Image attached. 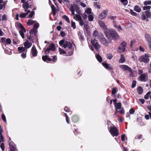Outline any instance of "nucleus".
I'll use <instances>...</instances> for the list:
<instances>
[{"mask_svg": "<svg viewBox=\"0 0 151 151\" xmlns=\"http://www.w3.org/2000/svg\"><path fill=\"white\" fill-rule=\"evenodd\" d=\"M122 4L125 6L127 5L128 4L127 0H120Z\"/></svg>", "mask_w": 151, "mask_h": 151, "instance_id": "obj_43", "label": "nucleus"}, {"mask_svg": "<svg viewBox=\"0 0 151 151\" xmlns=\"http://www.w3.org/2000/svg\"><path fill=\"white\" fill-rule=\"evenodd\" d=\"M30 14L29 15V17L32 18L35 12L34 11H32L29 12Z\"/></svg>", "mask_w": 151, "mask_h": 151, "instance_id": "obj_45", "label": "nucleus"}, {"mask_svg": "<svg viewBox=\"0 0 151 151\" xmlns=\"http://www.w3.org/2000/svg\"><path fill=\"white\" fill-rule=\"evenodd\" d=\"M136 81H133L132 82L131 87L132 88H134L136 86Z\"/></svg>", "mask_w": 151, "mask_h": 151, "instance_id": "obj_49", "label": "nucleus"}, {"mask_svg": "<svg viewBox=\"0 0 151 151\" xmlns=\"http://www.w3.org/2000/svg\"><path fill=\"white\" fill-rule=\"evenodd\" d=\"M13 144H14V142L12 141H11L9 142V150H10V147L11 146H12L13 147H14V146H13Z\"/></svg>", "mask_w": 151, "mask_h": 151, "instance_id": "obj_54", "label": "nucleus"}, {"mask_svg": "<svg viewBox=\"0 0 151 151\" xmlns=\"http://www.w3.org/2000/svg\"><path fill=\"white\" fill-rule=\"evenodd\" d=\"M71 26L73 29H75L76 28V25L75 23L73 22V21H71Z\"/></svg>", "mask_w": 151, "mask_h": 151, "instance_id": "obj_44", "label": "nucleus"}, {"mask_svg": "<svg viewBox=\"0 0 151 151\" xmlns=\"http://www.w3.org/2000/svg\"><path fill=\"white\" fill-rule=\"evenodd\" d=\"M42 59L44 61H46L48 60L49 61H51L52 60L51 59L49 58V56L47 55L43 56H42Z\"/></svg>", "mask_w": 151, "mask_h": 151, "instance_id": "obj_17", "label": "nucleus"}, {"mask_svg": "<svg viewBox=\"0 0 151 151\" xmlns=\"http://www.w3.org/2000/svg\"><path fill=\"white\" fill-rule=\"evenodd\" d=\"M1 41L3 44H5L6 43L7 44H9L11 43V40L9 38L6 40L5 38L4 37H2L1 38Z\"/></svg>", "mask_w": 151, "mask_h": 151, "instance_id": "obj_12", "label": "nucleus"}, {"mask_svg": "<svg viewBox=\"0 0 151 151\" xmlns=\"http://www.w3.org/2000/svg\"><path fill=\"white\" fill-rule=\"evenodd\" d=\"M115 109H121L122 104L121 103H118L115 106Z\"/></svg>", "mask_w": 151, "mask_h": 151, "instance_id": "obj_27", "label": "nucleus"}, {"mask_svg": "<svg viewBox=\"0 0 151 151\" xmlns=\"http://www.w3.org/2000/svg\"><path fill=\"white\" fill-rule=\"evenodd\" d=\"M109 132L113 137L117 136L119 135V131L115 127H111L108 128Z\"/></svg>", "mask_w": 151, "mask_h": 151, "instance_id": "obj_4", "label": "nucleus"}, {"mask_svg": "<svg viewBox=\"0 0 151 151\" xmlns=\"http://www.w3.org/2000/svg\"><path fill=\"white\" fill-rule=\"evenodd\" d=\"M10 151H18V149L16 147L11 146L10 147Z\"/></svg>", "mask_w": 151, "mask_h": 151, "instance_id": "obj_42", "label": "nucleus"}, {"mask_svg": "<svg viewBox=\"0 0 151 151\" xmlns=\"http://www.w3.org/2000/svg\"><path fill=\"white\" fill-rule=\"evenodd\" d=\"M146 16L147 18H150L151 16V14L149 10H147L145 12Z\"/></svg>", "mask_w": 151, "mask_h": 151, "instance_id": "obj_32", "label": "nucleus"}, {"mask_svg": "<svg viewBox=\"0 0 151 151\" xmlns=\"http://www.w3.org/2000/svg\"><path fill=\"white\" fill-rule=\"evenodd\" d=\"M147 77V73H145L141 75L138 78L140 79V81L142 82H145L146 81L145 80V78Z\"/></svg>", "mask_w": 151, "mask_h": 151, "instance_id": "obj_10", "label": "nucleus"}, {"mask_svg": "<svg viewBox=\"0 0 151 151\" xmlns=\"http://www.w3.org/2000/svg\"><path fill=\"white\" fill-rule=\"evenodd\" d=\"M99 23L100 25V26L102 29L104 30V32L106 30H107L108 29H107V27L105 24V23L101 21H99Z\"/></svg>", "mask_w": 151, "mask_h": 151, "instance_id": "obj_11", "label": "nucleus"}, {"mask_svg": "<svg viewBox=\"0 0 151 151\" xmlns=\"http://www.w3.org/2000/svg\"><path fill=\"white\" fill-rule=\"evenodd\" d=\"M80 14H76V16L74 17V19L77 20V19L79 21H81L82 19L80 15Z\"/></svg>", "mask_w": 151, "mask_h": 151, "instance_id": "obj_28", "label": "nucleus"}, {"mask_svg": "<svg viewBox=\"0 0 151 151\" xmlns=\"http://www.w3.org/2000/svg\"><path fill=\"white\" fill-rule=\"evenodd\" d=\"M37 32V30L35 29L34 28L32 29L29 32V33L35 36H36V33Z\"/></svg>", "mask_w": 151, "mask_h": 151, "instance_id": "obj_20", "label": "nucleus"}, {"mask_svg": "<svg viewBox=\"0 0 151 151\" xmlns=\"http://www.w3.org/2000/svg\"><path fill=\"white\" fill-rule=\"evenodd\" d=\"M99 39L101 42L103 44L106 46H107L109 44V42L105 38L103 34H101L100 35Z\"/></svg>", "mask_w": 151, "mask_h": 151, "instance_id": "obj_6", "label": "nucleus"}, {"mask_svg": "<svg viewBox=\"0 0 151 151\" xmlns=\"http://www.w3.org/2000/svg\"><path fill=\"white\" fill-rule=\"evenodd\" d=\"M75 8L74 6H72L70 8V10L71 12L75 11Z\"/></svg>", "mask_w": 151, "mask_h": 151, "instance_id": "obj_64", "label": "nucleus"}, {"mask_svg": "<svg viewBox=\"0 0 151 151\" xmlns=\"http://www.w3.org/2000/svg\"><path fill=\"white\" fill-rule=\"evenodd\" d=\"M144 4L145 5L151 4V1H145L144 2Z\"/></svg>", "mask_w": 151, "mask_h": 151, "instance_id": "obj_46", "label": "nucleus"}, {"mask_svg": "<svg viewBox=\"0 0 151 151\" xmlns=\"http://www.w3.org/2000/svg\"><path fill=\"white\" fill-rule=\"evenodd\" d=\"M71 119L72 121L74 123L77 122L78 121L79 119V118L78 116L76 115H73Z\"/></svg>", "mask_w": 151, "mask_h": 151, "instance_id": "obj_14", "label": "nucleus"}, {"mask_svg": "<svg viewBox=\"0 0 151 151\" xmlns=\"http://www.w3.org/2000/svg\"><path fill=\"white\" fill-rule=\"evenodd\" d=\"M142 135L141 134H140L138 135L137 136L135 137V138L137 139H140L142 138Z\"/></svg>", "mask_w": 151, "mask_h": 151, "instance_id": "obj_57", "label": "nucleus"}, {"mask_svg": "<svg viewBox=\"0 0 151 151\" xmlns=\"http://www.w3.org/2000/svg\"><path fill=\"white\" fill-rule=\"evenodd\" d=\"M96 57L98 61L101 63L102 61V59L101 56L99 54L96 53L95 54Z\"/></svg>", "mask_w": 151, "mask_h": 151, "instance_id": "obj_19", "label": "nucleus"}, {"mask_svg": "<svg viewBox=\"0 0 151 151\" xmlns=\"http://www.w3.org/2000/svg\"><path fill=\"white\" fill-rule=\"evenodd\" d=\"M3 142H1L0 143H1V145H0V147L2 151H4V144L3 143Z\"/></svg>", "mask_w": 151, "mask_h": 151, "instance_id": "obj_47", "label": "nucleus"}, {"mask_svg": "<svg viewBox=\"0 0 151 151\" xmlns=\"http://www.w3.org/2000/svg\"><path fill=\"white\" fill-rule=\"evenodd\" d=\"M64 110L65 111L67 112H69L71 111L70 110L67 106L65 107Z\"/></svg>", "mask_w": 151, "mask_h": 151, "instance_id": "obj_55", "label": "nucleus"}, {"mask_svg": "<svg viewBox=\"0 0 151 151\" xmlns=\"http://www.w3.org/2000/svg\"><path fill=\"white\" fill-rule=\"evenodd\" d=\"M107 14L105 10L103 11L99 15V17L101 19L105 18L107 16Z\"/></svg>", "mask_w": 151, "mask_h": 151, "instance_id": "obj_13", "label": "nucleus"}, {"mask_svg": "<svg viewBox=\"0 0 151 151\" xmlns=\"http://www.w3.org/2000/svg\"><path fill=\"white\" fill-rule=\"evenodd\" d=\"M91 42L95 48L98 50L100 47V46L97 41L95 39H91Z\"/></svg>", "mask_w": 151, "mask_h": 151, "instance_id": "obj_5", "label": "nucleus"}, {"mask_svg": "<svg viewBox=\"0 0 151 151\" xmlns=\"http://www.w3.org/2000/svg\"><path fill=\"white\" fill-rule=\"evenodd\" d=\"M118 48V49L121 50L122 52H124L126 50L125 47H119Z\"/></svg>", "mask_w": 151, "mask_h": 151, "instance_id": "obj_58", "label": "nucleus"}, {"mask_svg": "<svg viewBox=\"0 0 151 151\" xmlns=\"http://www.w3.org/2000/svg\"><path fill=\"white\" fill-rule=\"evenodd\" d=\"M106 36L109 38L116 39L119 37V35L116 32L112 29H108L104 32Z\"/></svg>", "mask_w": 151, "mask_h": 151, "instance_id": "obj_2", "label": "nucleus"}, {"mask_svg": "<svg viewBox=\"0 0 151 151\" xmlns=\"http://www.w3.org/2000/svg\"><path fill=\"white\" fill-rule=\"evenodd\" d=\"M84 27L85 29L87 31L89 29V27L88 26L87 24H85L84 25Z\"/></svg>", "mask_w": 151, "mask_h": 151, "instance_id": "obj_62", "label": "nucleus"}, {"mask_svg": "<svg viewBox=\"0 0 151 151\" xmlns=\"http://www.w3.org/2000/svg\"><path fill=\"white\" fill-rule=\"evenodd\" d=\"M151 8L150 6H145L143 7V9L144 10H145L147 9H150Z\"/></svg>", "mask_w": 151, "mask_h": 151, "instance_id": "obj_50", "label": "nucleus"}, {"mask_svg": "<svg viewBox=\"0 0 151 151\" xmlns=\"http://www.w3.org/2000/svg\"><path fill=\"white\" fill-rule=\"evenodd\" d=\"M127 43L125 41L122 42L120 44V45L122 47H125L127 46Z\"/></svg>", "mask_w": 151, "mask_h": 151, "instance_id": "obj_51", "label": "nucleus"}, {"mask_svg": "<svg viewBox=\"0 0 151 151\" xmlns=\"http://www.w3.org/2000/svg\"><path fill=\"white\" fill-rule=\"evenodd\" d=\"M130 11L131 14L132 15L134 16H136L137 15V14L136 12H134L132 9H130Z\"/></svg>", "mask_w": 151, "mask_h": 151, "instance_id": "obj_52", "label": "nucleus"}, {"mask_svg": "<svg viewBox=\"0 0 151 151\" xmlns=\"http://www.w3.org/2000/svg\"><path fill=\"white\" fill-rule=\"evenodd\" d=\"M58 49L60 52V55L63 54H65L66 53V52L64 50L62 49L61 48L59 47Z\"/></svg>", "mask_w": 151, "mask_h": 151, "instance_id": "obj_35", "label": "nucleus"}, {"mask_svg": "<svg viewBox=\"0 0 151 151\" xmlns=\"http://www.w3.org/2000/svg\"><path fill=\"white\" fill-rule=\"evenodd\" d=\"M57 60V57L56 55L53 56L52 61L54 62H55Z\"/></svg>", "mask_w": 151, "mask_h": 151, "instance_id": "obj_61", "label": "nucleus"}, {"mask_svg": "<svg viewBox=\"0 0 151 151\" xmlns=\"http://www.w3.org/2000/svg\"><path fill=\"white\" fill-rule=\"evenodd\" d=\"M113 57L111 53H109L107 55V58L109 60L111 59Z\"/></svg>", "mask_w": 151, "mask_h": 151, "instance_id": "obj_48", "label": "nucleus"}, {"mask_svg": "<svg viewBox=\"0 0 151 151\" xmlns=\"http://www.w3.org/2000/svg\"><path fill=\"white\" fill-rule=\"evenodd\" d=\"M26 50V48L25 47H18V50L20 53L24 52Z\"/></svg>", "mask_w": 151, "mask_h": 151, "instance_id": "obj_25", "label": "nucleus"}, {"mask_svg": "<svg viewBox=\"0 0 151 151\" xmlns=\"http://www.w3.org/2000/svg\"><path fill=\"white\" fill-rule=\"evenodd\" d=\"M145 37L149 47L151 46V37L148 34H145Z\"/></svg>", "mask_w": 151, "mask_h": 151, "instance_id": "obj_9", "label": "nucleus"}, {"mask_svg": "<svg viewBox=\"0 0 151 151\" xmlns=\"http://www.w3.org/2000/svg\"><path fill=\"white\" fill-rule=\"evenodd\" d=\"M139 60L141 62L144 63H148L150 61V59L148 58H145L144 55L141 56L139 59Z\"/></svg>", "mask_w": 151, "mask_h": 151, "instance_id": "obj_8", "label": "nucleus"}, {"mask_svg": "<svg viewBox=\"0 0 151 151\" xmlns=\"http://www.w3.org/2000/svg\"><path fill=\"white\" fill-rule=\"evenodd\" d=\"M135 111L133 108H131L129 110V113L130 114H134Z\"/></svg>", "mask_w": 151, "mask_h": 151, "instance_id": "obj_53", "label": "nucleus"}, {"mask_svg": "<svg viewBox=\"0 0 151 151\" xmlns=\"http://www.w3.org/2000/svg\"><path fill=\"white\" fill-rule=\"evenodd\" d=\"M62 17L63 19H65L68 23H70V20L68 17L66 15H64Z\"/></svg>", "mask_w": 151, "mask_h": 151, "instance_id": "obj_34", "label": "nucleus"}, {"mask_svg": "<svg viewBox=\"0 0 151 151\" xmlns=\"http://www.w3.org/2000/svg\"><path fill=\"white\" fill-rule=\"evenodd\" d=\"M91 9L90 8H88L85 11V12L89 15L91 14Z\"/></svg>", "mask_w": 151, "mask_h": 151, "instance_id": "obj_40", "label": "nucleus"}, {"mask_svg": "<svg viewBox=\"0 0 151 151\" xmlns=\"http://www.w3.org/2000/svg\"><path fill=\"white\" fill-rule=\"evenodd\" d=\"M39 23H36L34 24L33 28H34L35 29L37 30L38 28L39 27Z\"/></svg>", "mask_w": 151, "mask_h": 151, "instance_id": "obj_41", "label": "nucleus"}, {"mask_svg": "<svg viewBox=\"0 0 151 151\" xmlns=\"http://www.w3.org/2000/svg\"><path fill=\"white\" fill-rule=\"evenodd\" d=\"M100 35L98 34V32L96 30L94 31L93 33V36L94 37H96V36H98L99 38Z\"/></svg>", "mask_w": 151, "mask_h": 151, "instance_id": "obj_33", "label": "nucleus"}, {"mask_svg": "<svg viewBox=\"0 0 151 151\" xmlns=\"http://www.w3.org/2000/svg\"><path fill=\"white\" fill-rule=\"evenodd\" d=\"M23 3L22 7L24 9H28L31 7L30 6H29V4L27 2H24Z\"/></svg>", "mask_w": 151, "mask_h": 151, "instance_id": "obj_26", "label": "nucleus"}, {"mask_svg": "<svg viewBox=\"0 0 151 151\" xmlns=\"http://www.w3.org/2000/svg\"><path fill=\"white\" fill-rule=\"evenodd\" d=\"M29 13V11H28L27 12L25 13L21 12L19 14V17L22 18H24L26 17L27 15Z\"/></svg>", "mask_w": 151, "mask_h": 151, "instance_id": "obj_21", "label": "nucleus"}, {"mask_svg": "<svg viewBox=\"0 0 151 151\" xmlns=\"http://www.w3.org/2000/svg\"><path fill=\"white\" fill-rule=\"evenodd\" d=\"M94 17L92 14H90L88 15V19L89 21H92L93 20Z\"/></svg>", "mask_w": 151, "mask_h": 151, "instance_id": "obj_38", "label": "nucleus"}, {"mask_svg": "<svg viewBox=\"0 0 151 151\" xmlns=\"http://www.w3.org/2000/svg\"><path fill=\"white\" fill-rule=\"evenodd\" d=\"M1 118L3 120V121L5 123H6V116L4 114H3L1 115Z\"/></svg>", "mask_w": 151, "mask_h": 151, "instance_id": "obj_39", "label": "nucleus"}, {"mask_svg": "<svg viewBox=\"0 0 151 151\" xmlns=\"http://www.w3.org/2000/svg\"><path fill=\"white\" fill-rule=\"evenodd\" d=\"M134 10L137 12H139L141 11V8L138 5H136L134 6Z\"/></svg>", "mask_w": 151, "mask_h": 151, "instance_id": "obj_29", "label": "nucleus"}, {"mask_svg": "<svg viewBox=\"0 0 151 151\" xmlns=\"http://www.w3.org/2000/svg\"><path fill=\"white\" fill-rule=\"evenodd\" d=\"M102 64L107 69L109 70L113 69V68L110 64H108L106 62H103L102 63Z\"/></svg>", "mask_w": 151, "mask_h": 151, "instance_id": "obj_15", "label": "nucleus"}, {"mask_svg": "<svg viewBox=\"0 0 151 151\" xmlns=\"http://www.w3.org/2000/svg\"><path fill=\"white\" fill-rule=\"evenodd\" d=\"M74 6L75 8V10L76 12L78 14H80L81 13V11L79 9V8L78 6L76 5H74Z\"/></svg>", "mask_w": 151, "mask_h": 151, "instance_id": "obj_30", "label": "nucleus"}, {"mask_svg": "<svg viewBox=\"0 0 151 151\" xmlns=\"http://www.w3.org/2000/svg\"><path fill=\"white\" fill-rule=\"evenodd\" d=\"M35 22L36 21L30 19L28 20L27 23V24L28 25L30 26L31 25L34 24Z\"/></svg>", "mask_w": 151, "mask_h": 151, "instance_id": "obj_31", "label": "nucleus"}, {"mask_svg": "<svg viewBox=\"0 0 151 151\" xmlns=\"http://www.w3.org/2000/svg\"><path fill=\"white\" fill-rule=\"evenodd\" d=\"M151 93V92L150 91H149L144 96V98L145 99H148L149 95Z\"/></svg>", "mask_w": 151, "mask_h": 151, "instance_id": "obj_36", "label": "nucleus"}, {"mask_svg": "<svg viewBox=\"0 0 151 151\" xmlns=\"http://www.w3.org/2000/svg\"><path fill=\"white\" fill-rule=\"evenodd\" d=\"M45 53L46 54H49L51 53V52H53L55 50L56 47L54 44L52 43L47 48H44Z\"/></svg>", "mask_w": 151, "mask_h": 151, "instance_id": "obj_3", "label": "nucleus"}, {"mask_svg": "<svg viewBox=\"0 0 151 151\" xmlns=\"http://www.w3.org/2000/svg\"><path fill=\"white\" fill-rule=\"evenodd\" d=\"M122 68L125 70H127L132 73V69L130 67L127 65H124Z\"/></svg>", "mask_w": 151, "mask_h": 151, "instance_id": "obj_18", "label": "nucleus"}, {"mask_svg": "<svg viewBox=\"0 0 151 151\" xmlns=\"http://www.w3.org/2000/svg\"><path fill=\"white\" fill-rule=\"evenodd\" d=\"M26 31L25 29L19 31L20 34L23 39L24 38V32H25Z\"/></svg>", "mask_w": 151, "mask_h": 151, "instance_id": "obj_23", "label": "nucleus"}, {"mask_svg": "<svg viewBox=\"0 0 151 151\" xmlns=\"http://www.w3.org/2000/svg\"><path fill=\"white\" fill-rule=\"evenodd\" d=\"M32 45V43L29 42L27 40L24 43V45L25 48H29L31 47Z\"/></svg>", "mask_w": 151, "mask_h": 151, "instance_id": "obj_16", "label": "nucleus"}, {"mask_svg": "<svg viewBox=\"0 0 151 151\" xmlns=\"http://www.w3.org/2000/svg\"><path fill=\"white\" fill-rule=\"evenodd\" d=\"M137 92L139 95L142 94L143 92V89L142 87L140 86H139L137 88Z\"/></svg>", "mask_w": 151, "mask_h": 151, "instance_id": "obj_24", "label": "nucleus"}, {"mask_svg": "<svg viewBox=\"0 0 151 151\" xmlns=\"http://www.w3.org/2000/svg\"><path fill=\"white\" fill-rule=\"evenodd\" d=\"M59 44L60 46L63 45L64 48L65 49L67 47H68L69 51L67 54V55L71 56L73 54L74 50L72 49V45L70 42L68 41L65 42V40L63 39L59 41Z\"/></svg>", "mask_w": 151, "mask_h": 151, "instance_id": "obj_1", "label": "nucleus"}, {"mask_svg": "<svg viewBox=\"0 0 151 151\" xmlns=\"http://www.w3.org/2000/svg\"><path fill=\"white\" fill-rule=\"evenodd\" d=\"M135 40H133L131 41L130 45L131 47H132L134 44L135 42Z\"/></svg>", "mask_w": 151, "mask_h": 151, "instance_id": "obj_63", "label": "nucleus"}, {"mask_svg": "<svg viewBox=\"0 0 151 151\" xmlns=\"http://www.w3.org/2000/svg\"><path fill=\"white\" fill-rule=\"evenodd\" d=\"M17 26L21 29V30L25 29V28L21 23H19L17 24Z\"/></svg>", "mask_w": 151, "mask_h": 151, "instance_id": "obj_37", "label": "nucleus"}, {"mask_svg": "<svg viewBox=\"0 0 151 151\" xmlns=\"http://www.w3.org/2000/svg\"><path fill=\"white\" fill-rule=\"evenodd\" d=\"M85 21H84V20H82V19L81 21H79L80 25L81 26H82L84 24V23L85 22Z\"/></svg>", "mask_w": 151, "mask_h": 151, "instance_id": "obj_60", "label": "nucleus"}, {"mask_svg": "<svg viewBox=\"0 0 151 151\" xmlns=\"http://www.w3.org/2000/svg\"><path fill=\"white\" fill-rule=\"evenodd\" d=\"M125 61V58L123 55H121L120 58L119 60V62L120 63H123Z\"/></svg>", "mask_w": 151, "mask_h": 151, "instance_id": "obj_22", "label": "nucleus"}, {"mask_svg": "<svg viewBox=\"0 0 151 151\" xmlns=\"http://www.w3.org/2000/svg\"><path fill=\"white\" fill-rule=\"evenodd\" d=\"M7 18V16L5 14H4L2 17L1 20L2 21H4L6 20V18Z\"/></svg>", "mask_w": 151, "mask_h": 151, "instance_id": "obj_56", "label": "nucleus"}, {"mask_svg": "<svg viewBox=\"0 0 151 151\" xmlns=\"http://www.w3.org/2000/svg\"><path fill=\"white\" fill-rule=\"evenodd\" d=\"M117 92L116 89L115 88H113L112 89L111 93L112 94H115Z\"/></svg>", "mask_w": 151, "mask_h": 151, "instance_id": "obj_59", "label": "nucleus"}, {"mask_svg": "<svg viewBox=\"0 0 151 151\" xmlns=\"http://www.w3.org/2000/svg\"><path fill=\"white\" fill-rule=\"evenodd\" d=\"M31 58L36 57L37 56V52L36 47L35 46H33L32 48L31 51Z\"/></svg>", "mask_w": 151, "mask_h": 151, "instance_id": "obj_7", "label": "nucleus"}]
</instances>
